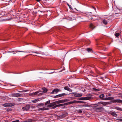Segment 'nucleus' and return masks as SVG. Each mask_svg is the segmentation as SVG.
Wrapping results in <instances>:
<instances>
[{"mask_svg": "<svg viewBox=\"0 0 122 122\" xmlns=\"http://www.w3.org/2000/svg\"><path fill=\"white\" fill-rule=\"evenodd\" d=\"M110 113L111 115L115 117H117V115L115 112H111Z\"/></svg>", "mask_w": 122, "mask_h": 122, "instance_id": "nucleus-14", "label": "nucleus"}, {"mask_svg": "<svg viewBox=\"0 0 122 122\" xmlns=\"http://www.w3.org/2000/svg\"><path fill=\"white\" fill-rule=\"evenodd\" d=\"M121 97L122 98V96Z\"/></svg>", "mask_w": 122, "mask_h": 122, "instance_id": "nucleus-51", "label": "nucleus"}, {"mask_svg": "<svg viewBox=\"0 0 122 122\" xmlns=\"http://www.w3.org/2000/svg\"><path fill=\"white\" fill-rule=\"evenodd\" d=\"M93 7V8H94V9H95V7Z\"/></svg>", "mask_w": 122, "mask_h": 122, "instance_id": "nucleus-47", "label": "nucleus"}, {"mask_svg": "<svg viewBox=\"0 0 122 122\" xmlns=\"http://www.w3.org/2000/svg\"><path fill=\"white\" fill-rule=\"evenodd\" d=\"M93 89H94V90L96 91H99V90H97V89H95V88H93Z\"/></svg>", "mask_w": 122, "mask_h": 122, "instance_id": "nucleus-41", "label": "nucleus"}, {"mask_svg": "<svg viewBox=\"0 0 122 122\" xmlns=\"http://www.w3.org/2000/svg\"><path fill=\"white\" fill-rule=\"evenodd\" d=\"M15 104L14 103H6L3 104L2 105L5 107H11L14 106Z\"/></svg>", "mask_w": 122, "mask_h": 122, "instance_id": "nucleus-1", "label": "nucleus"}, {"mask_svg": "<svg viewBox=\"0 0 122 122\" xmlns=\"http://www.w3.org/2000/svg\"><path fill=\"white\" fill-rule=\"evenodd\" d=\"M72 94H74V96L75 97H80L82 96V94L81 93H71Z\"/></svg>", "mask_w": 122, "mask_h": 122, "instance_id": "nucleus-9", "label": "nucleus"}, {"mask_svg": "<svg viewBox=\"0 0 122 122\" xmlns=\"http://www.w3.org/2000/svg\"><path fill=\"white\" fill-rule=\"evenodd\" d=\"M79 101V103H85V102H83V101Z\"/></svg>", "mask_w": 122, "mask_h": 122, "instance_id": "nucleus-37", "label": "nucleus"}, {"mask_svg": "<svg viewBox=\"0 0 122 122\" xmlns=\"http://www.w3.org/2000/svg\"><path fill=\"white\" fill-rule=\"evenodd\" d=\"M69 101V100L66 99L63 100H59L55 102V103H56L57 104H59L67 102Z\"/></svg>", "mask_w": 122, "mask_h": 122, "instance_id": "nucleus-2", "label": "nucleus"}, {"mask_svg": "<svg viewBox=\"0 0 122 122\" xmlns=\"http://www.w3.org/2000/svg\"><path fill=\"white\" fill-rule=\"evenodd\" d=\"M99 104H101L102 106H106V105L109 104V103L108 102H100Z\"/></svg>", "mask_w": 122, "mask_h": 122, "instance_id": "nucleus-8", "label": "nucleus"}, {"mask_svg": "<svg viewBox=\"0 0 122 122\" xmlns=\"http://www.w3.org/2000/svg\"><path fill=\"white\" fill-rule=\"evenodd\" d=\"M86 50L88 52L91 51H92V49L89 48L86 49Z\"/></svg>", "mask_w": 122, "mask_h": 122, "instance_id": "nucleus-26", "label": "nucleus"}, {"mask_svg": "<svg viewBox=\"0 0 122 122\" xmlns=\"http://www.w3.org/2000/svg\"><path fill=\"white\" fill-rule=\"evenodd\" d=\"M84 100H89L91 99V97H87L83 98Z\"/></svg>", "mask_w": 122, "mask_h": 122, "instance_id": "nucleus-22", "label": "nucleus"}, {"mask_svg": "<svg viewBox=\"0 0 122 122\" xmlns=\"http://www.w3.org/2000/svg\"><path fill=\"white\" fill-rule=\"evenodd\" d=\"M68 94H66L65 93H63L62 94H59V95H57L55 97V98H56L58 97H62L63 96H64L67 95Z\"/></svg>", "mask_w": 122, "mask_h": 122, "instance_id": "nucleus-6", "label": "nucleus"}, {"mask_svg": "<svg viewBox=\"0 0 122 122\" xmlns=\"http://www.w3.org/2000/svg\"><path fill=\"white\" fill-rule=\"evenodd\" d=\"M86 107H89L87 105H86V106H85Z\"/></svg>", "mask_w": 122, "mask_h": 122, "instance_id": "nucleus-49", "label": "nucleus"}, {"mask_svg": "<svg viewBox=\"0 0 122 122\" xmlns=\"http://www.w3.org/2000/svg\"><path fill=\"white\" fill-rule=\"evenodd\" d=\"M61 90L60 89H54L52 92H51V94H56L58 92L61 91Z\"/></svg>", "mask_w": 122, "mask_h": 122, "instance_id": "nucleus-4", "label": "nucleus"}, {"mask_svg": "<svg viewBox=\"0 0 122 122\" xmlns=\"http://www.w3.org/2000/svg\"><path fill=\"white\" fill-rule=\"evenodd\" d=\"M88 17L89 20H92V18L91 16H88Z\"/></svg>", "mask_w": 122, "mask_h": 122, "instance_id": "nucleus-31", "label": "nucleus"}, {"mask_svg": "<svg viewBox=\"0 0 122 122\" xmlns=\"http://www.w3.org/2000/svg\"><path fill=\"white\" fill-rule=\"evenodd\" d=\"M39 105L43 107L44 106V105L42 104H41L40 105Z\"/></svg>", "mask_w": 122, "mask_h": 122, "instance_id": "nucleus-36", "label": "nucleus"}, {"mask_svg": "<svg viewBox=\"0 0 122 122\" xmlns=\"http://www.w3.org/2000/svg\"><path fill=\"white\" fill-rule=\"evenodd\" d=\"M29 95L30 96H32L33 95V92L32 93H30L29 94Z\"/></svg>", "mask_w": 122, "mask_h": 122, "instance_id": "nucleus-42", "label": "nucleus"}, {"mask_svg": "<svg viewBox=\"0 0 122 122\" xmlns=\"http://www.w3.org/2000/svg\"><path fill=\"white\" fill-rule=\"evenodd\" d=\"M39 101V98H37L35 99L34 100H31V101L34 103L38 101Z\"/></svg>", "mask_w": 122, "mask_h": 122, "instance_id": "nucleus-16", "label": "nucleus"}, {"mask_svg": "<svg viewBox=\"0 0 122 122\" xmlns=\"http://www.w3.org/2000/svg\"><path fill=\"white\" fill-rule=\"evenodd\" d=\"M117 120H120L121 121H122V119H117Z\"/></svg>", "mask_w": 122, "mask_h": 122, "instance_id": "nucleus-40", "label": "nucleus"}, {"mask_svg": "<svg viewBox=\"0 0 122 122\" xmlns=\"http://www.w3.org/2000/svg\"><path fill=\"white\" fill-rule=\"evenodd\" d=\"M22 91H20L19 92H21Z\"/></svg>", "mask_w": 122, "mask_h": 122, "instance_id": "nucleus-50", "label": "nucleus"}, {"mask_svg": "<svg viewBox=\"0 0 122 122\" xmlns=\"http://www.w3.org/2000/svg\"><path fill=\"white\" fill-rule=\"evenodd\" d=\"M39 92H40V91H38L36 92H33V95H36Z\"/></svg>", "mask_w": 122, "mask_h": 122, "instance_id": "nucleus-27", "label": "nucleus"}, {"mask_svg": "<svg viewBox=\"0 0 122 122\" xmlns=\"http://www.w3.org/2000/svg\"><path fill=\"white\" fill-rule=\"evenodd\" d=\"M14 51H13L14 52ZM9 52H13V54H15V52H13V51H9Z\"/></svg>", "mask_w": 122, "mask_h": 122, "instance_id": "nucleus-38", "label": "nucleus"}, {"mask_svg": "<svg viewBox=\"0 0 122 122\" xmlns=\"http://www.w3.org/2000/svg\"><path fill=\"white\" fill-rule=\"evenodd\" d=\"M64 89L65 90H67L70 92H71L72 91V90L70 89L68 86H65L64 87Z\"/></svg>", "mask_w": 122, "mask_h": 122, "instance_id": "nucleus-15", "label": "nucleus"}, {"mask_svg": "<svg viewBox=\"0 0 122 122\" xmlns=\"http://www.w3.org/2000/svg\"><path fill=\"white\" fill-rule=\"evenodd\" d=\"M119 35V33H117L115 34V35L116 37H118Z\"/></svg>", "mask_w": 122, "mask_h": 122, "instance_id": "nucleus-30", "label": "nucleus"}, {"mask_svg": "<svg viewBox=\"0 0 122 122\" xmlns=\"http://www.w3.org/2000/svg\"><path fill=\"white\" fill-rule=\"evenodd\" d=\"M27 91H23L24 92H25Z\"/></svg>", "mask_w": 122, "mask_h": 122, "instance_id": "nucleus-48", "label": "nucleus"}, {"mask_svg": "<svg viewBox=\"0 0 122 122\" xmlns=\"http://www.w3.org/2000/svg\"><path fill=\"white\" fill-rule=\"evenodd\" d=\"M36 1H37V2H39L41 0H36Z\"/></svg>", "mask_w": 122, "mask_h": 122, "instance_id": "nucleus-44", "label": "nucleus"}, {"mask_svg": "<svg viewBox=\"0 0 122 122\" xmlns=\"http://www.w3.org/2000/svg\"><path fill=\"white\" fill-rule=\"evenodd\" d=\"M68 103H69V104H72L74 103H79V101L74 100V101H73L72 102H68Z\"/></svg>", "mask_w": 122, "mask_h": 122, "instance_id": "nucleus-13", "label": "nucleus"}, {"mask_svg": "<svg viewBox=\"0 0 122 122\" xmlns=\"http://www.w3.org/2000/svg\"><path fill=\"white\" fill-rule=\"evenodd\" d=\"M56 105V103L54 102L52 103H51L50 104L47 105L46 106V107H53L55 106Z\"/></svg>", "mask_w": 122, "mask_h": 122, "instance_id": "nucleus-7", "label": "nucleus"}, {"mask_svg": "<svg viewBox=\"0 0 122 122\" xmlns=\"http://www.w3.org/2000/svg\"><path fill=\"white\" fill-rule=\"evenodd\" d=\"M42 90H43V92H46L47 91V90L45 88H42Z\"/></svg>", "mask_w": 122, "mask_h": 122, "instance_id": "nucleus-21", "label": "nucleus"}, {"mask_svg": "<svg viewBox=\"0 0 122 122\" xmlns=\"http://www.w3.org/2000/svg\"><path fill=\"white\" fill-rule=\"evenodd\" d=\"M46 109L45 107H43L41 108H40L38 109V110L39 111H43L46 110Z\"/></svg>", "mask_w": 122, "mask_h": 122, "instance_id": "nucleus-18", "label": "nucleus"}, {"mask_svg": "<svg viewBox=\"0 0 122 122\" xmlns=\"http://www.w3.org/2000/svg\"><path fill=\"white\" fill-rule=\"evenodd\" d=\"M100 102H99L97 104H96L95 105V107H102V105H101V104H99V103Z\"/></svg>", "mask_w": 122, "mask_h": 122, "instance_id": "nucleus-19", "label": "nucleus"}, {"mask_svg": "<svg viewBox=\"0 0 122 122\" xmlns=\"http://www.w3.org/2000/svg\"><path fill=\"white\" fill-rule=\"evenodd\" d=\"M112 102L114 103H122V100L120 99L113 100Z\"/></svg>", "mask_w": 122, "mask_h": 122, "instance_id": "nucleus-5", "label": "nucleus"}, {"mask_svg": "<svg viewBox=\"0 0 122 122\" xmlns=\"http://www.w3.org/2000/svg\"><path fill=\"white\" fill-rule=\"evenodd\" d=\"M104 94H101L100 95L99 97L101 98H102L104 97Z\"/></svg>", "mask_w": 122, "mask_h": 122, "instance_id": "nucleus-29", "label": "nucleus"}, {"mask_svg": "<svg viewBox=\"0 0 122 122\" xmlns=\"http://www.w3.org/2000/svg\"><path fill=\"white\" fill-rule=\"evenodd\" d=\"M108 96H111V94L110 93H108Z\"/></svg>", "mask_w": 122, "mask_h": 122, "instance_id": "nucleus-43", "label": "nucleus"}, {"mask_svg": "<svg viewBox=\"0 0 122 122\" xmlns=\"http://www.w3.org/2000/svg\"><path fill=\"white\" fill-rule=\"evenodd\" d=\"M102 23L105 25H106L107 24V22L105 19H103L102 20Z\"/></svg>", "mask_w": 122, "mask_h": 122, "instance_id": "nucleus-17", "label": "nucleus"}, {"mask_svg": "<svg viewBox=\"0 0 122 122\" xmlns=\"http://www.w3.org/2000/svg\"><path fill=\"white\" fill-rule=\"evenodd\" d=\"M11 110V109L10 108H8L7 109L6 111L7 112L10 111Z\"/></svg>", "mask_w": 122, "mask_h": 122, "instance_id": "nucleus-34", "label": "nucleus"}, {"mask_svg": "<svg viewBox=\"0 0 122 122\" xmlns=\"http://www.w3.org/2000/svg\"><path fill=\"white\" fill-rule=\"evenodd\" d=\"M53 72H51V73H49V74H51V73H53Z\"/></svg>", "mask_w": 122, "mask_h": 122, "instance_id": "nucleus-46", "label": "nucleus"}, {"mask_svg": "<svg viewBox=\"0 0 122 122\" xmlns=\"http://www.w3.org/2000/svg\"><path fill=\"white\" fill-rule=\"evenodd\" d=\"M64 105H69L68 102L66 103H64Z\"/></svg>", "mask_w": 122, "mask_h": 122, "instance_id": "nucleus-39", "label": "nucleus"}, {"mask_svg": "<svg viewBox=\"0 0 122 122\" xmlns=\"http://www.w3.org/2000/svg\"><path fill=\"white\" fill-rule=\"evenodd\" d=\"M12 96L14 97H19L20 95V94L19 93H15L12 94Z\"/></svg>", "mask_w": 122, "mask_h": 122, "instance_id": "nucleus-11", "label": "nucleus"}, {"mask_svg": "<svg viewBox=\"0 0 122 122\" xmlns=\"http://www.w3.org/2000/svg\"><path fill=\"white\" fill-rule=\"evenodd\" d=\"M30 52H31L34 53H36V54H40L39 53V52H38L37 51L34 52V51H30Z\"/></svg>", "mask_w": 122, "mask_h": 122, "instance_id": "nucleus-32", "label": "nucleus"}, {"mask_svg": "<svg viewBox=\"0 0 122 122\" xmlns=\"http://www.w3.org/2000/svg\"><path fill=\"white\" fill-rule=\"evenodd\" d=\"M50 101H47L45 103V105L46 106L49 105L48 104H50Z\"/></svg>", "mask_w": 122, "mask_h": 122, "instance_id": "nucleus-25", "label": "nucleus"}, {"mask_svg": "<svg viewBox=\"0 0 122 122\" xmlns=\"http://www.w3.org/2000/svg\"><path fill=\"white\" fill-rule=\"evenodd\" d=\"M90 27L92 30H93L95 27L92 24H91L90 25Z\"/></svg>", "mask_w": 122, "mask_h": 122, "instance_id": "nucleus-20", "label": "nucleus"}, {"mask_svg": "<svg viewBox=\"0 0 122 122\" xmlns=\"http://www.w3.org/2000/svg\"><path fill=\"white\" fill-rule=\"evenodd\" d=\"M103 110V108L102 107H95L94 108L95 110L97 112H102Z\"/></svg>", "mask_w": 122, "mask_h": 122, "instance_id": "nucleus-3", "label": "nucleus"}, {"mask_svg": "<svg viewBox=\"0 0 122 122\" xmlns=\"http://www.w3.org/2000/svg\"><path fill=\"white\" fill-rule=\"evenodd\" d=\"M114 98V97H108V98H107L104 99L105 100H112Z\"/></svg>", "mask_w": 122, "mask_h": 122, "instance_id": "nucleus-23", "label": "nucleus"}, {"mask_svg": "<svg viewBox=\"0 0 122 122\" xmlns=\"http://www.w3.org/2000/svg\"><path fill=\"white\" fill-rule=\"evenodd\" d=\"M19 120H17L15 121H13L12 122H19Z\"/></svg>", "mask_w": 122, "mask_h": 122, "instance_id": "nucleus-35", "label": "nucleus"}, {"mask_svg": "<svg viewBox=\"0 0 122 122\" xmlns=\"http://www.w3.org/2000/svg\"><path fill=\"white\" fill-rule=\"evenodd\" d=\"M115 108L117 110H120L122 111V108L119 107H115Z\"/></svg>", "mask_w": 122, "mask_h": 122, "instance_id": "nucleus-24", "label": "nucleus"}, {"mask_svg": "<svg viewBox=\"0 0 122 122\" xmlns=\"http://www.w3.org/2000/svg\"><path fill=\"white\" fill-rule=\"evenodd\" d=\"M78 112L79 113H81L82 112V110H81L80 109L78 111Z\"/></svg>", "mask_w": 122, "mask_h": 122, "instance_id": "nucleus-33", "label": "nucleus"}, {"mask_svg": "<svg viewBox=\"0 0 122 122\" xmlns=\"http://www.w3.org/2000/svg\"><path fill=\"white\" fill-rule=\"evenodd\" d=\"M64 104H60L56 105L54 107H53V109H55L57 107L62 106H64Z\"/></svg>", "mask_w": 122, "mask_h": 122, "instance_id": "nucleus-12", "label": "nucleus"}, {"mask_svg": "<svg viewBox=\"0 0 122 122\" xmlns=\"http://www.w3.org/2000/svg\"><path fill=\"white\" fill-rule=\"evenodd\" d=\"M27 52L26 51H14L13 52Z\"/></svg>", "mask_w": 122, "mask_h": 122, "instance_id": "nucleus-28", "label": "nucleus"}, {"mask_svg": "<svg viewBox=\"0 0 122 122\" xmlns=\"http://www.w3.org/2000/svg\"><path fill=\"white\" fill-rule=\"evenodd\" d=\"M30 107V106L29 105H27L25 107H23L22 109L26 110H27L29 109Z\"/></svg>", "mask_w": 122, "mask_h": 122, "instance_id": "nucleus-10", "label": "nucleus"}, {"mask_svg": "<svg viewBox=\"0 0 122 122\" xmlns=\"http://www.w3.org/2000/svg\"><path fill=\"white\" fill-rule=\"evenodd\" d=\"M38 95H42V93H39L38 94Z\"/></svg>", "mask_w": 122, "mask_h": 122, "instance_id": "nucleus-45", "label": "nucleus"}]
</instances>
